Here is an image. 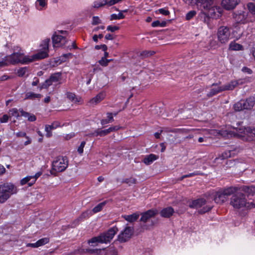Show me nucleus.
Segmentation results:
<instances>
[{"instance_id":"1","label":"nucleus","mask_w":255,"mask_h":255,"mask_svg":"<svg viewBox=\"0 0 255 255\" xmlns=\"http://www.w3.org/2000/svg\"><path fill=\"white\" fill-rule=\"evenodd\" d=\"M13 49V53L8 56H5L4 54L0 53V67L18 63L27 64L34 61L32 56L25 55L19 46H15Z\"/></svg>"},{"instance_id":"2","label":"nucleus","mask_w":255,"mask_h":255,"mask_svg":"<svg viewBox=\"0 0 255 255\" xmlns=\"http://www.w3.org/2000/svg\"><path fill=\"white\" fill-rule=\"evenodd\" d=\"M236 131H232L227 129H222L220 132L221 134L224 137L230 138L233 136H238L243 140L250 141L255 137V128L250 127H239L234 129Z\"/></svg>"},{"instance_id":"3","label":"nucleus","mask_w":255,"mask_h":255,"mask_svg":"<svg viewBox=\"0 0 255 255\" xmlns=\"http://www.w3.org/2000/svg\"><path fill=\"white\" fill-rule=\"evenodd\" d=\"M234 193L231 198V205L236 209H250L255 207V203L247 202L244 194L238 192Z\"/></svg>"},{"instance_id":"4","label":"nucleus","mask_w":255,"mask_h":255,"mask_svg":"<svg viewBox=\"0 0 255 255\" xmlns=\"http://www.w3.org/2000/svg\"><path fill=\"white\" fill-rule=\"evenodd\" d=\"M118 231L116 226L109 229L106 232L100 234L99 236L94 237L88 240V244L91 246H96L98 244H107L113 239L115 234Z\"/></svg>"},{"instance_id":"5","label":"nucleus","mask_w":255,"mask_h":255,"mask_svg":"<svg viewBox=\"0 0 255 255\" xmlns=\"http://www.w3.org/2000/svg\"><path fill=\"white\" fill-rule=\"evenodd\" d=\"M238 190V187H230L220 189L213 194L214 200L217 204L223 203L227 200L229 196L235 193Z\"/></svg>"},{"instance_id":"6","label":"nucleus","mask_w":255,"mask_h":255,"mask_svg":"<svg viewBox=\"0 0 255 255\" xmlns=\"http://www.w3.org/2000/svg\"><path fill=\"white\" fill-rule=\"evenodd\" d=\"M17 192L16 187L11 183L0 185V203H4L10 197Z\"/></svg>"},{"instance_id":"7","label":"nucleus","mask_w":255,"mask_h":255,"mask_svg":"<svg viewBox=\"0 0 255 255\" xmlns=\"http://www.w3.org/2000/svg\"><path fill=\"white\" fill-rule=\"evenodd\" d=\"M68 160L66 156H58L52 162L50 173L56 175L57 172L64 171L68 167Z\"/></svg>"},{"instance_id":"8","label":"nucleus","mask_w":255,"mask_h":255,"mask_svg":"<svg viewBox=\"0 0 255 255\" xmlns=\"http://www.w3.org/2000/svg\"><path fill=\"white\" fill-rule=\"evenodd\" d=\"M50 38H45L40 44V50L37 53L32 55L34 61H36L45 58L48 56L49 44Z\"/></svg>"},{"instance_id":"9","label":"nucleus","mask_w":255,"mask_h":255,"mask_svg":"<svg viewBox=\"0 0 255 255\" xmlns=\"http://www.w3.org/2000/svg\"><path fill=\"white\" fill-rule=\"evenodd\" d=\"M255 104V98L250 97L246 100H241L234 105L233 108L236 112L244 110H251Z\"/></svg>"},{"instance_id":"10","label":"nucleus","mask_w":255,"mask_h":255,"mask_svg":"<svg viewBox=\"0 0 255 255\" xmlns=\"http://www.w3.org/2000/svg\"><path fill=\"white\" fill-rule=\"evenodd\" d=\"M191 208H199L203 207L200 210L199 212L200 213H205L209 211L213 207V205L208 204L207 201L203 198H200L197 200L192 201L189 205Z\"/></svg>"},{"instance_id":"11","label":"nucleus","mask_w":255,"mask_h":255,"mask_svg":"<svg viewBox=\"0 0 255 255\" xmlns=\"http://www.w3.org/2000/svg\"><path fill=\"white\" fill-rule=\"evenodd\" d=\"M133 234V228L126 226L118 236L117 240L121 243L127 242L131 238Z\"/></svg>"},{"instance_id":"12","label":"nucleus","mask_w":255,"mask_h":255,"mask_svg":"<svg viewBox=\"0 0 255 255\" xmlns=\"http://www.w3.org/2000/svg\"><path fill=\"white\" fill-rule=\"evenodd\" d=\"M218 39L222 43L227 42L230 38L231 32L229 27L221 26L218 30Z\"/></svg>"},{"instance_id":"13","label":"nucleus","mask_w":255,"mask_h":255,"mask_svg":"<svg viewBox=\"0 0 255 255\" xmlns=\"http://www.w3.org/2000/svg\"><path fill=\"white\" fill-rule=\"evenodd\" d=\"M90 252L96 255H118L117 250L113 247L107 249L90 250Z\"/></svg>"},{"instance_id":"14","label":"nucleus","mask_w":255,"mask_h":255,"mask_svg":"<svg viewBox=\"0 0 255 255\" xmlns=\"http://www.w3.org/2000/svg\"><path fill=\"white\" fill-rule=\"evenodd\" d=\"M52 39L54 47H63L67 42L65 37L57 34L56 32L53 35Z\"/></svg>"},{"instance_id":"15","label":"nucleus","mask_w":255,"mask_h":255,"mask_svg":"<svg viewBox=\"0 0 255 255\" xmlns=\"http://www.w3.org/2000/svg\"><path fill=\"white\" fill-rule=\"evenodd\" d=\"M61 79V73L60 72L55 73L52 74L48 79H47L42 85L41 88H47L51 85L53 83L57 82Z\"/></svg>"},{"instance_id":"16","label":"nucleus","mask_w":255,"mask_h":255,"mask_svg":"<svg viewBox=\"0 0 255 255\" xmlns=\"http://www.w3.org/2000/svg\"><path fill=\"white\" fill-rule=\"evenodd\" d=\"M222 92L223 90L221 82L214 83L211 86L210 91L207 94V96L212 97Z\"/></svg>"},{"instance_id":"17","label":"nucleus","mask_w":255,"mask_h":255,"mask_svg":"<svg viewBox=\"0 0 255 255\" xmlns=\"http://www.w3.org/2000/svg\"><path fill=\"white\" fill-rule=\"evenodd\" d=\"M198 8L201 11L212 10V7H211L210 0H198L196 3ZM213 10H214L213 9Z\"/></svg>"},{"instance_id":"18","label":"nucleus","mask_w":255,"mask_h":255,"mask_svg":"<svg viewBox=\"0 0 255 255\" xmlns=\"http://www.w3.org/2000/svg\"><path fill=\"white\" fill-rule=\"evenodd\" d=\"M243 83L242 80H233L230 82L227 83L222 86L223 92L225 91H231L234 90L236 87L239 85L242 84Z\"/></svg>"},{"instance_id":"19","label":"nucleus","mask_w":255,"mask_h":255,"mask_svg":"<svg viewBox=\"0 0 255 255\" xmlns=\"http://www.w3.org/2000/svg\"><path fill=\"white\" fill-rule=\"evenodd\" d=\"M158 214V211L156 209L149 210L141 214L140 221L144 223L146 222L150 218L154 217Z\"/></svg>"},{"instance_id":"20","label":"nucleus","mask_w":255,"mask_h":255,"mask_svg":"<svg viewBox=\"0 0 255 255\" xmlns=\"http://www.w3.org/2000/svg\"><path fill=\"white\" fill-rule=\"evenodd\" d=\"M240 2V0H223L222 4L227 10L234 9Z\"/></svg>"},{"instance_id":"21","label":"nucleus","mask_w":255,"mask_h":255,"mask_svg":"<svg viewBox=\"0 0 255 255\" xmlns=\"http://www.w3.org/2000/svg\"><path fill=\"white\" fill-rule=\"evenodd\" d=\"M59 127H60V123L58 121H54L51 125H46L45 128V130L46 131V136L48 137L51 136L52 132L51 131Z\"/></svg>"},{"instance_id":"22","label":"nucleus","mask_w":255,"mask_h":255,"mask_svg":"<svg viewBox=\"0 0 255 255\" xmlns=\"http://www.w3.org/2000/svg\"><path fill=\"white\" fill-rule=\"evenodd\" d=\"M66 95L67 98L74 103L81 104L83 102L82 98L79 96H76L74 93L68 92Z\"/></svg>"},{"instance_id":"23","label":"nucleus","mask_w":255,"mask_h":255,"mask_svg":"<svg viewBox=\"0 0 255 255\" xmlns=\"http://www.w3.org/2000/svg\"><path fill=\"white\" fill-rule=\"evenodd\" d=\"M174 212V209L171 207L163 208L160 212V215L163 218L170 217Z\"/></svg>"},{"instance_id":"24","label":"nucleus","mask_w":255,"mask_h":255,"mask_svg":"<svg viewBox=\"0 0 255 255\" xmlns=\"http://www.w3.org/2000/svg\"><path fill=\"white\" fill-rule=\"evenodd\" d=\"M111 0H98L94 2L93 6L95 8H99L105 5H108V6L114 5L115 4H111Z\"/></svg>"},{"instance_id":"25","label":"nucleus","mask_w":255,"mask_h":255,"mask_svg":"<svg viewBox=\"0 0 255 255\" xmlns=\"http://www.w3.org/2000/svg\"><path fill=\"white\" fill-rule=\"evenodd\" d=\"M106 96V93L104 92H102L99 93L95 97L92 98L90 101V103L91 104H97L102 101Z\"/></svg>"},{"instance_id":"26","label":"nucleus","mask_w":255,"mask_h":255,"mask_svg":"<svg viewBox=\"0 0 255 255\" xmlns=\"http://www.w3.org/2000/svg\"><path fill=\"white\" fill-rule=\"evenodd\" d=\"M158 158V156L154 154H150L145 156L143 159V162L146 165H150L153 161Z\"/></svg>"},{"instance_id":"27","label":"nucleus","mask_w":255,"mask_h":255,"mask_svg":"<svg viewBox=\"0 0 255 255\" xmlns=\"http://www.w3.org/2000/svg\"><path fill=\"white\" fill-rule=\"evenodd\" d=\"M47 6L46 0H36L35 2V6L38 10L41 11L45 9Z\"/></svg>"},{"instance_id":"28","label":"nucleus","mask_w":255,"mask_h":255,"mask_svg":"<svg viewBox=\"0 0 255 255\" xmlns=\"http://www.w3.org/2000/svg\"><path fill=\"white\" fill-rule=\"evenodd\" d=\"M239 190L244 191L249 195H254L255 194V186H244L241 188H238Z\"/></svg>"},{"instance_id":"29","label":"nucleus","mask_w":255,"mask_h":255,"mask_svg":"<svg viewBox=\"0 0 255 255\" xmlns=\"http://www.w3.org/2000/svg\"><path fill=\"white\" fill-rule=\"evenodd\" d=\"M247 13L245 12H242L239 13V14H237L235 17L236 21L238 23H245L246 18H247Z\"/></svg>"},{"instance_id":"30","label":"nucleus","mask_w":255,"mask_h":255,"mask_svg":"<svg viewBox=\"0 0 255 255\" xmlns=\"http://www.w3.org/2000/svg\"><path fill=\"white\" fill-rule=\"evenodd\" d=\"M42 97V95L40 94H35L32 92H27L25 94L24 100H33L36 98L40 99Z\"/></svg>"},{"instance_id":"31","label":"nucleus","mask_w":255,"mask_h":255,"mask_svg":"<svg viewBox=\"0 0 255 255\" xmlns=\"http://www.w3.org/2000/svg\"><path fill=\"white\" fill-rule=\"evenodd\" d=\"M123 217L129 222H133L137 220L139 217V214L137 213H134L131 215L123 216Z\"/></svg>"},{"instance_id":"32","label":"nucleus","mask_w":255,"mask_h":255,"mask_svg":"<svg viewBox=\"0 0 255 255\" xmlns=\"http://www.w3.org/2000/svg\"><path fill=\"white\" fill-rule=\"evenodd\" d=\"M229 49L231 50H243L244 48L242 45L235 41H232L229 44Z\"/></svg>"},{"instance_id":"33","label":"nucleus","mask_w":255,"mask_h":255,"mask_svg":"<svg viewBox=\"0 0 255 255\" xmlns=\"http://www.w3.org/2000/svg\"><path fill=\"white\" fill-rule=\"evenodd\" d=\"M21 115L25 118H27L28 120L30 122H34L36 120V117L34 115H30L29 113L24 112L22 109H19Z\"/></svg>"},{"instance_id":"34","label":"nucleus","mask_w":255,"mask_h":255,"mask_svg":"<svg viewBox=\"0 0 255 255\" xmlns=\"http://www.w3.org/2000/svg\"><path fill=\"white\" fill-rule=\"evenodd\" d=\"M107 204V201H104L98 204L96 206H95L92 210V211L94 213H97L98 212H100L104 207Z\"/></svg>"},{"instance_id":"35","label":"nucleus","mask_w":255,"mask_h":255,"mask_svg":"<svg viewBox=\"0 0 255 255\" xmlns=\"http://www.w3.org/2000/svg\"><path fill=\"white\" fill-rule=\"evenodd\" d=\"M87 217H89V212L86 211L84 213H83L77 219H76L74 222V224H75L74 225H72V227H75L79 223L80 221L82 220L83 218H86Z\"/></svg>"},{"instance_id":"36","label":"nucleus","mask_w":255,"mask_h":255,"mask_svg":"<svg viewBox=\"0 0 255 255\" xmlns=\"http://www.w3.org/2000/svg\"><path fill=\"white\" fill-rule=\"evenodd\" d=\"M42 174V172L40 171L35 173V174L33 176H31L32 178V181L31 183H29V187L33 185L37 180V179Z\"/></svg>"},{"instance_id":"37","label":"nucleus","mask_w":255,"mask_h":255,"mask_svg":"<svg viewBox=\"0 0 255 255\" xmlns=\"http://www.w3.org/2000/svg\"><path fill=\"white\" fill-rule=\"evenodd\" d=\"M31 181L32 178L31 176H27L21 179L20 183L21 185H24L27 183L28 186H29V183H31Z\"/></svg>"},{"instance_id":"38","label":"nucleus","mask_w":255,"mask_h":255,"mask_svg":"<svg viewBox=\"0 0 255 255\" xmlns=\"http://www.w3.org/2000/svg\"><path fill=\"white\" fill-rule=\"evenodd\" d=\"M19 111L16 108H12L9 111V114L11 117H14L18 118L19 117Z\"/></svg>"},{"instance_id":"39","label":"nucleus","mask_w":255,"mask_h":255,"mask_svg":"<svg viewBox=\"0 0 255 255\" xmlns=\"http://www.w3.org/2000/svg\"><path fill=\"white\" fill-rule=\"evenodd\" d=\"M125 18V15L123 14V13L120 12L118 14H112L111 15L110 20H113L115 19H123Z\"/></svg>"},{"instance_id":"40","label":"nucleus","mask_w":255,"mask_h":255,"mask_svg":"<svg viewBox=\"0 0 255 255\" xmlns=\"http://www.w3.org/2000/svg\"><path fill=\"white\" fill-rule=\"evenodd\" d=\"M49 242V239L48 238H44L37 241L36 242V244L39 247L47 244Z\"/></svg>"},{"instance_id":"41","label":"nucleus","mask_w":255,"mask_h":255,"mask_svg":"<svg viewBox=\"0 0 255 255\" xmlns=\"http://www.w3.org/2000/svg\"><path fill=\"white\" fill-rule=\"evenodd\" d=\"M72 56V54L71 53H68L67 54H64L62 56H61L59 58L60 63L65 62L67 59L71 57Z\"/></svg>"},{"instance_id":"42","label":"nucleus","mask_w":255,"mask_h":255,"mask_svg":"<svg viewBox=\"0 0 255 255\" xmlns=\"http://www.w3.org/2000/svg\"><path fill=\"white\" fill-rule=\"evenodd\" d=\"M123 183H125L129 185H131V184H135L136 182V179L133 177H130L128 178H126L124 179L122 181Z\"/></svg>"},{"instance_id":"43","label":"nucleus","mask_w":255,"mask_h":255,"mask_svg":"<svg viewBox=\"0 0 255 255\" xmlns=\"http://www.w3.org/2000/svg\"><path fill=\"white\" fill-rule=\"evenodd\" d=\"M27 71V69L26 67H22L17 70V74L19 77H22L25 74Z\"/></svg>"},{"instance_id":"44","label":"nucleus","mask_w":255,"mask_h":255,"mask_svg":"<svg viewBox=\"0 0 255 255\" xmlns=\"http://www.w3.org/2000/svg\"><path fill=\"white\" fill-rule=\"evenodd\" d=\"M90 249H84L83 247L80 248L79 249L76 250L74 252L75 254H79L80 255H83L84 253L86 252H89L90 253H92L90 252Z\"/></svg>"},{"instance_id":"45","label":"nucleus","mask_w":255,"mask_h":255,"mask_svg":"<svg viewBox=\"0 0 255 255\" xmlns=\"http://www.w3.org/2000/svg\"><path fill=\"white\" fill-rule=\"evenodd\" d=\"M196 14L195 10H191L189 11L186 15V19L188 20H190Z\"/></svg>"},{"instance_id":"46","label":"nucleus","mask_w":255,"mask_h":255,"mask_svg":"<svg viewBox=\"0 0 255 255\" xmlns=\"http://www.w3.org/2000/svg\"><path fill=\"white\" fill-rule=\"evenodd\" d=\"M86 144V142L83 141L81 142L80 145L78 146L77 151L80 154H82L84 151V147Z\"/></svg>"},{"instance_id":"47","label":"nucleus","mask_w":255,"mask_h":255,"mask_svg":"<svg viewBox=\"0 0 255 255\" xmlns=\"http://www.w3.org/2000/svg\"><path fill=\"white\" fill-rule=\"evenodd\" d=\"M248 7L249 11L253 14H255V4L250 2L248 4Z\"/></svg>"},{"instance_id":"48","label":"nucleus","mask_w":255,"mask_h":255,"mask_svg":"<svg viewBox=\"0 0 255 255\" xmlns=\"http://www.w3.org/2000/svg\"><path fill=\"white\" fill-rule=\"evenodd\" d=\"M156 12V13L161 14L164 15H167L170 13L169 10L163 8L159 9Z\"/></svg>"},{"instance_id":"49","label":"nucleus","mask_w":255,"mask_h":255,"mask_svg":"<svg viewBox=\"0 0 255 255\" xmlns=\"http://www.w3.org/2000/svg\"><path fill=\"white\" fill-rule=\"evenodd\" d=\"M98 63L100 65L104 67L108 66V60L105 57H102L101 59L99 60Z\"/></svg>"},{"instance_id":"50","label":"nucleus","mask_w":255,"mask_h":255,"mask_svg":"<svg viewBox=\"0 0 255 255\" xmlns=\"http://www.w3.org/2000/svg\"><path fill=\"white\" fill-rule=\"evenodd\" d=\"M165 22H162L161 23L159 20L154 21L151 24L152 26L154 27H158V26L163 27V26H165Z\"/></svg>"},{"instance_id":"51","label":"nucleus","mask_w":255,"mask_h":255,"mask_svg":"<svg viewBox=\"0 0 255 255\" xmlns=\"http://www.w3.org/2000/svg\"><path fill=\"white\" fill-rule=\"evenodd\" d=\"M101 23V20L98 16H94L92 18V24L93 25H97Z\"/></svg>"},{"instance_id":"52","label":"nucleus","mask_w":255,"mask_h":255,"mask_svg":"<svg viewBox=\"0 0 255 255\" xmlns=\"http://www.w3.org/2000/svg\"><path fill=\"white\" fill-rule=\"evenodd\" d=\"M9 119V117L8 115L5 114L2 116V117L0 118V122L1 123H5L8 122Z\"/></svg>"},{"instance_id":"53","label":"nucleus","mask_w":255,"mask_h":255,"mask_svg":"<svg viewBox=\"0 0 255 255\" xmlns=\"http://www.w3.org/2000/svg\"><path fill=\"white\" fill-rule=\"evenodd\" d=\"M110 133V131L109 128L106 129H104V130L101 129L100 136H104L107 135L108 134H109Z\"/></svg>"},{"instance_id":"54","label":"nucleus","mask_w":255,"mask_h":255,"mask_svg":"<svg viewBox=\"0 0 255 255\" xmlns=\"http://www.w3.org/2000/svg\"><path fill=\"white\" fill-rule=\"evenodd\" d=\"M95 48L97 50L102 49L104 51H105L107 50V46L105 44L97 45L95 46Z\"/></svg>"},{"instance_id":"55","label":"nucleus","mask_w":255,"mask_h":255,"mask_svg":"<svg viewBox=\"0 0 255 255\" xmlns=\"http://www.w3.org/2000/svg\"><path fill=\"white\" fill-rule=\"evenodd\" d=\"M119 27L117 26H112V25H109L107 28V30L108 31H110L111 32H114L116 30H117L119 29Z\"/></svg>"},{"instance_id":"56","label":"nucleus","mask_w":255,"mask_h":255,"mask_svg":"<svg viewBox=\"0 0 255 255\" xmlns=\"http://www.w3.org/2000/svg\"><path fill=\"white\" fill-rule=\"evenodd\" d=\"M107 120L109 121V122L112 123L114 122V117H113V114L112 113H107Z\"/></svg>"},{"instance_id":"57","label":"nucleus","mask_w":255,"mask_h":255,"mask_svg":"<svg viewBox=\"0 0 255 255\" xmlns=\"http://www.w3.org/2000/svg\"><path fill=\"white\" fill-rule=\"evenodd\" d=\"M242 71L243 72L247 73H248L249 74H251L253 73L252 70L251 69H250V68H248L247 67H243V68L242 69Z\"/></svg>"},{"instance_id":"58","label":"nucleus","mask_w":255,"mask_h":255,"mask_svg":"<svg viewBox=\"0 0 255 255\" xmlns=\"http://www.w3.org/2000/svg\"><path fill=\"white\" fill-rule=\"evenodd\" d=\"M121 127L119 126H113L109 128L110 132L112 131H117L121 128Z\"/></svg>"},{"instance_id":"59","label":"nucleus","mask_w":255,"mask_h":255,"mask_svg":"<svg viewBox=\"0 0 255 255\" xmlns=\"http://www.w3.org/2000/svg\"><path fill=\"white\" fill-rule=\"evenodd\" d=\"M17 137H25L26 138H28V137L26 136V134L24 132H17L16 133Z\"/></svg>"},{"instance_id":"60","label":"nucleus","mask_w":255,"mask_h":255,"mask_svg":"<svg viewBox=\"0 0 255 255\" xmlns=\"http://www.w3.org/2000/svg\"><path fill=\"white\" fill-rule=\"evenodd\" d=\"M199 172L196 171V172H194L193 173H189L188 174L184 175V177H186V178L191 177H193L194 176L199 175Z\"/></svg>"},{"instance_id":"61","label":"nucleus","mask_w":255,"mask_h":255,"mask_svg":"<svg viewBox=\"0 0 255 255\" xmlns=\"http://www.w3.org/2000/svg\"><path fill=\"white\" fill-rule=\"evenodd\" d=\"M186 3L190 4L191 5L196 4L198 0H184Z\"/></svg>"},{"instance_id":"62","label":"nucleus","mask_w":255,"mask_h":255,"mask_svg":"<svg viewBox=\"0 0 255 255\" xmlns=\"http://www.w3.org/2000/svg\"><path fill=\"white\" fill-rule=\"evenodd\" d=\"M100 131H101V129H98L95 130L93 132L91 133L90 134V135L92 136H98V135L100 136Z\"/></svg>"},{"instance_id":"63","label":"nucleus","mask_w":255,"mask_h":255,"mask_svg":"<svg viewBox=\"0 0 255 255\" xmlns=\"http://www.w3.org/2000/svg\"><path fill=\"white\" fill-rule=\"evenodd\" d=\"M149 53L148 51H143L140 53V56L144 58L148 57Z\"/></svg>"},{"instance_id":"64","label":"nucleus","mask_w":255,"mask_h":255,"mask_svg":"<svg viewBox=\"0 0 255 255\" xmlns=\"http://www.w3.org/2000/svg\"><path fill=\"white\" fill-rule=\"evenodd\" d=\"M67 48L71 50L72 49V48H74V49H77V47L76 45V43H75V41H73L72 43V45L71 46H69L67 47Z\"/></svg>"}]
</instances>
